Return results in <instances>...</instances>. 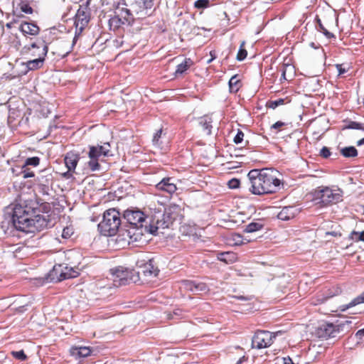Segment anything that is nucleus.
Here are the masks:
<instances>
[{
  "label": "nucleus",
  "instance_id": "c03bdc74",
  "mask_svg": "<svg viewBox=\"0 0 364 364\" xmlns=\"http://www.w3.org/2000/svg\"><path fill=\"white\" fill-rule=\"evenodd\" d=\"M210 6V0H196L194 2V7L198 9H204Z\"/></svg>",
  "mask_w": 364,
  "mask_h": 364
},
{
  "label": "nucleus",
  "instance_id": "393cba45",
  "mask_svg": "<svg viewBox=\"0 0 364 364\" xmlns=\"http://www.w3.org/2000/svg\"><path fill=\"white\" fill-rule=\"evenodd\" d=\"M218 259L226 264H231L236 261L237 255L233 252H222L218 254Z\"/></svg>",
  "mask_w": 364,
  "mask_h": 364
},
{
  "label": "nucleus",
  "instance_id": "09e8293b",
  "mask_svg": "<svg viewBox=\"0 0 364 364\" xmlns=\"http://www.w3.org/2000/svg\"><path fill=\"white\" fill-rule=\"evenodd\" d=\"M161 134H162L161 129L157 130L156 132L154 134V135L153 136V139H152L153 144L154 146H159L161 145V143L159 141V139L161 136Z\"/></svg>",
  "mask_w": 364,
  "mask_h": 364
},
{
  "label": "nucleus",
  "instance_id": "e2e57ef3",
  "mask_svg": "<svg viewBox=\"0 0 364 364\" xmlns=\"http://www.w3.org/2000/svg\"><path fill=\"white\" fill-rule=\"evenodd\" d=\"M75 35H77L78 37L82 33V31L85 28V26H82L80 25L75 24Z\"/></svg>",
  "mask_w": 364,
  "mask_h": 364
},
{
  "label": "nucleus",
  "instance_id": "774afa93",
  "mask_svg": "<svg viewBox=\"0 0 364 364\" xmlns=\"http://www.w3.org/2000/svg\"><path fill=\"white\" fill-rule=\"evenodd\" d=\"M355 336L358 338V339H361L363 338V336H364V328L360 329V330H358L357 331V333H355Z\"/></svg>",
  "mask_w": 364,
  "mask_h": 364
},
{
  "label": "nucleus",
  "instance_id": "7c9ffc66",
  "mask_svg": "<svg viewBox=\"0 0 364 364\" xmlns=\"http://www.w3.org/2000/svg\"><path fill=\"white\" fill-rule=\"evenodd\" d=\"M341 154L346 158L355 157L358 156V150L353 146H346L341 149Z\"/></svg>",
  "mask_w": 364,
  "mask_h": 364
},
{
  "label": "nucleus",
  "instance_id": "b1692460",
  "mask_svg": "<svg viewBox=\"0 0 364 364\" xmlns=\"http://www.w3.org/2000/svg\"><path fill=\"white\" fill-rule=\"evenodd\" d=\"M213 120L211 117L208 116H203L200 117L198 119V124L202 127L203 130L206 132L208 135L211 134Z\"/></svg>",
  "mask_w": 364,
  "mask_h": 364
},
{
  "label": "nucleus",
  "instance_id": "2eb2a0df",
  "mask_svg": "<svg viewBox=\"0 0 364 364\" xmlns=\"http://www.w3.org/2000/svg\"><path fill=\"white\" fill-rule=\"evenodd\" d=\"M183 283L186 290L195 294H205L209 291L208 285L202 282L186 280Z\"/></svg>",
  "mask_w": 364,
  "mask_h": 364
},
{
  "label": "nucleus",
  "instance_id": "423d86ee",
  "mask_svg": "<svg viewBox=\"0 0 364 364\" xmlns=\"http://www.w3.org/2000/svg\"><path fill=\"white\" fill-rule=\"evenodd\" d=\"M340 189L333 191L328 187H325L316 191L314 200L322 206H327L333 203H337L342 200V195Z\"/></svg>",
  "mask_w": 364,
  "mask_h": 364
},
{
  "label": "nucleus",
  "instance_id": "338daca9",
  "mask_svg": "<svg viewBox=\"0 0 364 364\" xmlns=\"http://www.w3.org/2000/svg\"><path fill=\"white\" fill-rule=\"evenodd\" d=\"M28 306V304H25L23 305H21V306H19L16 308V310L20 312V313H23L25 311L27 310V306Z\"/></svg>",
  "mask_w": 364,
  "mask_h": 364
},
{
  "label": "nucleus",
  "instance_id": "6ab92c4d",
  "mask_svg": "<svg viewBox=\"0 0 364 364\" xmlns=\"http://www.w3.org/2000/svg\"><path fill=\"white\" fill-rule=\"evenodd\" d=\"M171 178H164L160 182H159L156 187L158 190L166 191L169 194H173L177 190V187L175 183L171 182Z\"/></svg>",
  "mask_w": 364,
  "mask_h": 364
},
{
  "label": "nucleus",
  "instance_id": "f704fd0d",
  "mask_svg": "<svg viewBox=\"0 0 364 364\" xmlns=\"http://www.w3.org/2000/svg\"><path fill=\"white\" fill-rule=\"evenodd\" d=\"M29 2L25 0H21L18 6L22 12L26 14H32L33 12V8L30 6Z\"/></svg>",
  "mask_w": 364,
  "mask_h": 364
},
{
  "label": "nucleus",
  "instance_id": "bb28decb",
  "mask_svg": "<svg viewBox=\"0 0 364 364\" xmlns=\"http://www.w3.org/2000/svg\"><path fill=\"white\" fill-rule=\"evenodd\" d=\"M193 64V62L191 58H185L181 63L176 66L175 75L183 74Z\"/></svg>",
  "mask_w": 364,
  "mask_h": 364
},
{
  "label": "nucleus",
  "instance_id": "864d4df0",
  "mask_svg": "<svg viewBox=\"0 0 364 364\" xmlns=\"http://www.w3.org/2000/svg\"><path fill=\"white\" fill-rule=\"evenodd\" d=\"M287 69H293V67L291 65H289V64H283L282 66V76H281V79H280V81H282V80H287L286 78V72L287 70Z\"/></svg>",
  "mask_w": 364,
  "mask_h": 364
},
{
  "label": "nucleus",
  "instance_id": "cd10ccee",
  "mask_svg": "<svg viewBox=\"0 0 364 364\" xmlns=\"http://www.w3.org/2000/svg\"><path fill=\"white\" fill-rule=\"evenodd\" d=\"M109 26L110 30L116 31L119 29L123 24L127 23L124 18L115 15L109 19Z\"/></svg>",
  "mask_w": 364,
  "mask_h": 364
},
{
  "label": "nucleus",
  "instance_id": "37998d69",
  "mask_svg": "<svg viewBox=\"0 0 364 364\" xmlns=\"http://www.w3.org/2000/svg\"><path fill=\"white\" fill-rule=\"evenodd\" d=\"M284 103V99L283 98H279L277 100H270V101H268L267 102V106L269 107V108H271V109H276L277 107H279V105H282Z\"/></svg>",
  "mask_w": 364,
  "mask_h": 364
},
{
  "label": "nucleus",
  "instance_id": "4c0bfd02",
  "mask_svg": "<svg viewBox=\"0 0 364 364\" xmlns=\"http://www.w3.org/2000/svg\"><path fill=\"white\" fill-rule=\"evenodd\" d=\"M232 240L236 245H241L242 244H247L250 242V240L245 239L242 235L239 233H235L232 235Z\"/></svg>",
  "mask_w": 364,
  "mask_h": 364
},
{
  "label": "nucleus",
  "instance_id": "69168bd1",
  "mask_svg": "<svg viewBox=\"0 0 364 364\" xmlns=\"http://www.w3.org/2000/svg\"><path fill=\"white\" fill-rule=\"evenodd\" d=\"M315 22L317 23L316 28L318 29V31L323 29L324 26L323 25L321 19L318 16H316L315 18Z\"/></svg>",
  "mask_w": 364,
  "mask_h": 364
},
{
  "label": "nucleus",
  "instance_id": "de8ad7c7",
  "mask_svg": "<svg viewBox=\"0 0 364 364\" xmlns=\"http://www.w3.org/2000/svg\"><path fill=\"white\" fill-rule=\"evenodd\" d=\"M346 128L350 129L359 130L360 129H363V124L355 121H350L346 126Z\"/></svg>",
  "mask_w": 364,
  "mask_h": 364
},
{
  "label": "nucleus",
  "instance_id": "603ef678",
  "mask_svg": "<svg viewBox=\"0 0 364 364\" xmlns=\"http://www.w3.org/2000/svg\"><path fill=\"white\" fill-rule=\"evenodd\" d=\"M319 155L323 159H328L331 155L330 149L327 146H323L320 150Z\"/></svg>",
  "mask_w": 364,
  "mask_h": 364
},
{
  "label": "nucleus",
  "instance_id": "473e14b6",
  "mask_svg": "<svg viewBox=\"0 0 364 364\" xmlns=\"http://www.w3.org/2000/svg\"><path fill=\"white\" fill-rule=\"evenodd\" d=\"M262 174H263V169H252L247 174V177L249 179L248 186L251 184L252 181H255L256 179L260 178V176H262Z\"/></svg>",
  "mask_w": 364,
  "mask_h": 364
},
{
  "label": "nucleus",
  "instance_id": "a211bd4d",
  "mask_svg": "<svg viewBox=\"0 0 364 364\" xmlns=\"http://www.w3.org/2000/svg\"><path fill=\"white\" fill-rule=\"evenodd\" d=\"M80 159V154L75 151L68 152L64 158L65 166L70 171H75Z\"/></svg>",
  "mask_w": 364,
  "mask_h": 364
},
{
  "label": "nucleus",
  "instance_id": "1a4fd4ad",
  "mask_svg": "<svg viewBox=\"0 0 364 364\" xmlns=\"http://www.w3.org/2000/svg\"><path fill=\"white\" fill-rule=\"evenodd\" d=\"M272 343V333L267 331H257L252 339V347L253 348H265L270 346Z\"/></svg>",
  "mask_w": 364,
  "mask_h": 364
},
{
  "label": "nucleus",
  "instance_id": "5fc2aeb1",
  "mask_svg": "<svg viewBox=\"0 0 364 364\" xmlns=\"http://www.w3.org/2000/svg\"><path fill=\"white\" fill-rule=\"evenodd\" d=\"M233 298L242 301H250L254 299L253 296H243V295H235L232 296Z\"/></svg>",
  "mask_w": 364,
  "mask_h": 364
},
{
  "label": "nucleus",
  "instance_id": "f8f14e48",
  "mask_svg": "<svg viewBox=\"0 0 364 364\" xmlns=\"http://www.w3.org/2000/svg\"><path fill=\"white\" fill-rule=\"evenodd\" d=\"M63 264H55L51 270L46 274L45 279L47 282L57 283L66 279L67 276H64Z\"/></svg>",
  "mask_w": 364,
  "mask_h": 364
},
{
  "label": "nucleus",
  "instance_id": "a878e982",
  "mask_svg": "<svg viewBox=\"0 0 364 364\" xmlns=\"http://www.w3.org/2000/svg\"><path fill=\"white\" fill-rule=\"evenodd\" d=\"M363 303H364V291L358 296H356L355 298H354L353 299H352L348 304L340 306L339 309L341 311H345L348 309H350Z\"/></svg>",
  "mask_w": 364,
  "mask_h": 364
},
{
  "label": "nucleus",
  "instance_id": "aec40b11",
  "mask_svg": "<svg viewBox=\"0 0 364 364\" xmlns=\"http://www.w3.org/2000/svg\"><path fill=\"white\" fill-rule=\"evenodd\" d=\"M19 30L24 35L36 36L39 33L40 28L36 23L23 22L19 26Z\"/></svg>",
  "mask_w": 364,
  "mask_h": 364
},
{
  "label": "nucleus",
  "instance_id": "72a5a7b5",
  "mask_svg": "<svg viewBox=\"0 0 364 364\" xmlns=\"http://www.w3.org/2000/svg\"><path fill=\"white\" fill-rule=\"evenodd\" d=\"M123 14H125L123 18L126 21V23L129 26H132L133 23H134V18L133 17L131 10L126 8H122L121 9V14L122 15Z\"/></svg>",
  "mask_w": 364,
  "mask_h": 364
},
{
  "label": "nucleus",
  "instance_id": "5701e85b",
  "mask_svg": "<svg viewBox=\"0 0 364 364\" xmlns=\"http://www.w3.org/2000/svg\"><path fill=\"white\" fill-rule=\"evenodd\" d=\"M264 224L262 219H257L247 225L244 229L245 232L252 233L264 228Z\"/></svg>",
  "mask_w": 364,
  "mask_h": 364
},
{
  "label": "nucleus",
  "instance_id": "c756f323",
  "mask_svg": "<svg viewBox=\"0 0 364 364\" xmlns=\"http://www.w3.org/2000/svg\"><path fill=\"white\" fill-rule=\"evenodd\" d=\"M161 228L156 223L153 222V219L151 220V223H148L145 220V223H144L143 228V235L144 233H149L153 235H156L157 234L158 229Z\"/></svg>",
  "mask_w": 364,
  "mask_h": 364
},
{
  "label": "nucleus",
  "instance_id": "412c9836",
  "mask_svg": "<svg viewBox=\"0 0 364 364\" xmlns=\"http://www.w3.org/2000/svg\"><path fill=\"white\" fill-rule=\"evenodd\" d=\"M91 352V349L85 346H72L70 348V355L76 359L86 358L90 355Z\"/></svg>",
  "mask_w": 364,
  "mask_h": 364
},
{
  "label": "nucleus",
  "instance_id": "bf43d9fd",
  "mask_svg": "<svg viewBox=\"0 0 364 364\" xmlns=\"http://www.w3.org/2000/svg\"><path fill=\"white\" fill-rule=\"evenodd\" d=\"M72 234H73L72 229L68 227H66L63 230L62 237L63 238L67 239V238H69L72 235Z\"/></svg>",
  "mask_w": 364,
  "mask_h": 364
},
{
  "label": "nucleus",
  "instance_id": "39448f33",
  "mask_svg": "<svg viewBox=\"0 0 364 364\" xmlns=\"http://www.w3.org/2000/svg\"><path fill=\"white\" fill-rule=\"evenodd\" d=\"M114 286H125L139 280V272L122 266L110 269Z\"/></svg>",
  "mask_w": 364,
  "mask_h": 364
},
{
  "label": "nucleus",
  "instance_id": "6e6552de",
  "mask_svg": "<svg viewBox=\"0 0 364 364\" xmlns=\"http://www.w3.org/2000/svg\"><path fill=\"white\" fill-rule=\"evenodd\" d=\"M53 176L51 173H47L46 171H42L37 176V186L38 192L43 196H49L52 191Z\"/></svg>",
  "mask_w": 364,
  "mask_h": 364
},
{
  "label": "nucleus",
  "instance_id": "58836bf2",
  "mask_svg": "<svg viewBox=\"0 0 364 364\" xmlns=\"http://www.w3.org/2000/svg\"><path fill=\"white\" fill-rule=\"evenodd\" d=\"M40 163V158L38 156H33L27 158L25 161L24 165L22 167V168H24L25 166H37Z\"/></svg>",
  "mask_w": 364,
  "mask_h": 364
},
{
  "label": "nucleus",
  "instance_id": "ddd939ff",
  "mask_svg": "<svg viewBox=\"0 0 364 364\" xmlns=\"http://www.w3.org/2000/svg\"><path fill=\"white\" fill-rule=\"evenodd\" d=\"M48 48L47 45L43 46L41 53L38 54V58L28 60L26 65V70L23 72V75H26L29 70H34L38 69L43 66L45 58L47 55Z\"/></svg>",
  "mask_w": 364,
  "mask_h": 364
},
{
  "label": "nucleus",
  "instance_id": "4d7b16f0",
  "mask_svg": "<svg viewBox=\"0 0 364 364\" xmlns=\"http://www.w3.org/2000/svg\"><path fill=\"white\" fill-rule=\"evenodd\" d=\"M319 31L321 32L328 39L336 38V36L329 32L325 27H323V29L319 30Z\"/></svg>",
  "mask_w": 364,
  "mask_h": 364
},
{
  "label": "nucleus",
  "instance_id": "49530a36",
  "mask_svg": "<svg viewBox=\"0 0 364 364\" xmlns=\"http://www.w3.org/2000/svg\"><path fill=\"white\" fill-rule=\"evenodd\" d=\"M350 237L355 242L363 241L364 242V230L360 232L353 231L350 233Z\"/></svg>",
  "mask_w": 364,
  "mask_h": 364
},
{
  "label": "nucleus",
  "instance_id": "ea45409f",
  "mask_svg": "<svg viewBox=\"0 0 364 364\" xmlns=\"http://www.w3.org/2000/svg\"><path fill=\"white\" fill-rule=\"evenodd\" d=\"M244 45H245V41H243L240 46V48H239V50L237 52V57H236V59L238 60V61H242L244 60L246 57H247V50L244 48Z\"/></svg>",
  "mask_w": 364,
  "mask_h": 364
},
{
  "label": "nucleus",
  "instance_id": "e433bc0d",
  "mask_svg": "<svg viewBox=\"0 0 364 364\" xmlns=\"http://www.w3.org/2000/svg\"><path fill=\"white\" fill-rule=\"evenodd\" d=\"M64 276H67L66 279H71V278H75L79 275V272L76 270H75L73 267H69L68 266H64Z\"/></svg>",
  "mask_w": 364,
  "mask_h": 364
},
{
  "label": "nucleus",
  "instance_id": "20e7f679",
  "mask_svg": "<svg viewBox=\"0 0 364 364\" xmlns=\"http://www.w3.org/2000/svg\"><path fill=\"white\" fill-rule=\"evenodd\" d=\"M181 215V207L176 204H171L164 208V210L158 209L152 215L153 222L161 228H169Z\"/></svg>",
  "mask_w": 364,
  "mask_h": 364
},
{
  "label": "nucleus",
  "instance_id": "79ce46f5",
  "mask_svg": "<svg viewBox=\"0 0 364 364\" xmlns=\"http://www.w3.org/2000/svg\"><path fill=\"white\" fill-rule=\"evenodd\" d=\"M102 156L99 151L97 149L95 146H90L88 157L90 159H100V157Z\"/></svg>",
  "mask_w": 364,
  "mask_h": 364
},
{
  "label": "nucleus",
  "instance_id": "f257e3e1",
  "mask_svg": "<svg viewBox=\"0 0 364 364\" xmlns=\"http://www.w3.org/2000/svg\"><path fill=\"white\" fill-rule=\"evenodd\" d=\"M38 203L33 200L19 201L6 207L1 228L5 235L14 236L15 231L40 232L50 222L48 216L41 215Z\"/></svg>",
  "mask_w": 364,
  "mask_h": 364
},
{
  "label": "nucleus",
  "instance_id": "f03ea898",
  "mask_svg": "<svg viewBox=\"0 0 364 364\" xmlns=\"http://www.w3.org/2000/svg\"><path fill=\"white\" fill-rule=\"evenodd\" d=\"M124 218L128 224L126 227L127 235L130 239L137 241L143 235L144 223L146 216L140 210H127L124 213Z\"/></svg>",
  "mask_w": 364,
  "mask_h": 364
},
{
  "label": "nucleus",
  "instance_id": "8fccbe9b",
  "mask_svg": "<svg viewBox=\"0 0 364 364\" xmlns=\"http://www.w3.org/2000/svg\"><path fill=\"white\" fill-rule=\"evenodd\" d=\"M228 185L230 189H236L240 187V181L237 178H233L228 181Z\"/></svg>",
  "mask_w": 364,
  "mask_h": 364
},
{
  "label": "nucleus",
  "instance_id": "9d476101",
  "mask_svg": "<svg viewBox=\"0 0 364 364\" xmlns=\"http://www.w3.org/2000/svg\"><path fill=\"white\" fill-rule=\"evenodd\" d=\"M136 266L139 268L137 272H140L145 277H156L159 272V269L156 266V262L154 258L149 259L148 260H139L136 262Z\"/></svg>",
  "mask_w": 364,
  "mask_h": 364
},
{
  "label": "nucleus",
  "instance_id": "0e129e2a",
  "mask_svg": "<svg viewBox=\"0 0 364 364\" xmlns=\"http://www.w3.org/2000/svg\"><path fill=\"white\" fill-rule=\"evenodd\" d=\"M284 124H285L284 122H281V121H277L271 126V129H277L283 127Z\"/></svg>",
  "mask_w": 364,
  "mask_h": 364
},
{
  "label": "nucleus",
  "instance_id": "9b49d317",
  "mask_svg": "<svg viewBox=\"0 0 364 364\" xmlns=\"http://www.w3.org/2000/svg\"><path fill=\"white\" fill-rule=\"evenodd\" d=\"M90 0L86 1L85 4L80 5L75 16V24L86 26L90 20V9L89 5Z\"/></svg>",
  "mask_w": 364,
  "mask_h": 364
},
{
  "label": "nucleus",
  "instance_id": "2f4dec72",
  "mask_svg": "<svg viewBox=\"0 0 364 364\" xmlns=\"http://www.w3.org/2000/svg\"><path fill=\"white\" fill-rule=\"evenodd\" d=\"M229 89L231 92H237L240 86V80L237 79V75H233L228 82Z\"/></svg>",
  "mask_w": 364,
  "mask_h": 364
},
{
  "label": "nucleus",
  "instance_id": "4be33fe9",
  "mask_svg": "<svg viewBox=\"0 0 364 364\" xmlns=\"http://www.w3.org/2000/svg\"><path fill=\"white\" fill-rule=\"evenodd\" d=\"M248 190L254 195L262 196L267 194L265 188H263L260 178L256 179L255 181H252V183L248 186Z\"/></svg>",
  "mask_w": 364,
  "mask_h": 364
},
{
  "label": "nucleus",
  "instance_id": "7ed1b4c3",
  "mask_svg": "<svg viewBox=\"0 0 364 364\" xmlns=\"http://www.w3.org/2000/svg\"><path fill=\"white\" fill-rule=\"evenodd\" d=\"M120 213L114 208L107 210L103 213L102 221L97 225L98 230L104 236L115 235L120 227Z\"/></svg>",
  "mask_w": 364,
  "mask_h": 364
},
{
  "label": "nucleus",
  "instance_id": "a19ab883",
  "mask_svg": "<svg viewBox=\"0 0 364 364\" xmlns=\"http://www.w3.org/2000/svg\"><path fill=\"white\" fill-rule=\"evenodd\" d=\"M87 165L92 171H100L101 168V165L100 164L98 159H90V161L87 162Z\"/></svg>",
  "mask_w": 364,
  "mask_h": 364
},
{
  "label": "nucleus",
  "instance_id": "c85d7f7f",
  "mask_svg": "<svg viewBox=\"0 0 364 364\" xmlns=\"http://www.w3.org/2000/svg\"><path fill=\"white\" fill-rule=\"evenodd\" d=\"M351 323L352 322L350 320H345L343 321H337L335 324L333 323L334 330L336 331V336L341 332L349 331Z\"/></svg>",
  "mask_w": 364,
  "mask_h": 364
},
{
  "label": "nucleus",
  "instance_id": "13d9d810",
  "mask_svg": "<svg viewBox=\"0 0 364 364\" xmlns=\"http://www.w3.org/2000/svg\"><path fill=\"white\" fill-rule=\"evenodd\" d=\"M319 31L321 32L328 39L336 38V36L329 32L325 27H323V29L319 30Z\"/></svg>",
  "mask_w": 364,
  "mask_h": 364
},
{
  "label": "nucleus",
  "instance_id": "a18cd8bd",
  "mask_svg": "<svg viewBox=\"0 0 364 364\" xmlns=\"http://www.w3.org/2000/svg\"><path fill=\"white\" fill-rule=\"evenodd\" d=\"M11 354L14 358L21 361H24L27 359V355H26L23 350H18V351H11Z\"/></svg>",
  "mask_w": 364,
  "mask_h": 364
},
{
  "label": "nucleus",
  "instance_id": "3c124183",
  "mask_svg": "<svg viewBox=\"0 0 364 364\" xmlns=\"http://www.w3.org/2000/svg\"><path fill=\"white\" fill-rule=\"evenodd\" d=\"M243 138L244 133L240 129H237V134L233 139V141L236 144H240L243 141Z\"/></svg>",
  "mask_w": 364,
  "mask_h": 364
},
{
  "label": "nucleus",
  "instance_id": "f3484780",
  "mask_svg": "<svg viewBox=\"0 0 364 364\" xmlns=\"http://www.w3.org/2000/svg\"><path fill=\"white\" fill-rule=\"evenodd\" d=\"M154 0H134V5L137 6V14L141 16H150L148 11L150 10L154 6Z\"/></svg>",
  "mask_w": 364,
  "mask_h": 364
},
{
  "label": "nucleus",
  "instance_id": "6e6d98bb",
  "mask_svg": "<svg viewBox=\"0 0 364 364\" xmlns=\"http://www.w3.org/2000/svg\"><path fill=\"white\" fill-rule=\"evenodd\" d=\"M319 31L321 32L328 39L336 38V36L329 32L325 27H323V29L319 30Z\"/></svg>",
  "mask_w": 364,
  "mask_h": 364
},
{
  "label": "nucleus",
  "instance_id": "680f3d73",
  "mask_svg": "<svg viewBox=\"0 0 364 364\" xmlns=\"http://www.w3.org/2000/svg\"><path fill=\"white\" fill-rule=\"evenodd\" d=\"M336 68L338 70V75H341L347 72V70L343 68L342 64H336Z\"/></svg>",
  "mask_w": 364,
  "mask_h": 364
},
{
  "label": "nucleus",
  "instance_id": "4468645a",
  "mask_svg": "<svg viewBox=\"0 0 364 364\" xmlns=\"http://www.w3.org/2000/svg\"><path fill=\"white\" fill-rule=\"evenodd\" d=\"M335 332L333 323H324L316 328L315 334L319 338L327 340L336 337Z\"/></svg>",
  "mask_w": 364,
  "mask_h": 364
},
{
  "label": "nucleus",
  "instance_id": "052dcab7",
  "mask_svg": "<svg viewBox=\"0 0 364 364\" xmlns=\"http://www.w3.org/2000/svg\"><path fill=\"white\" fill-rule=\"evenodd\" d=\"M21 174L23 178H31L34 176V173L29 169H23L21 171Z\"/></svg>",
  "mask_w": 364,
  "mask_h": 364
},
{
  "label": "nucleus",
  "instance_id": "0eeeda50",
  "mask_svg": "<svg viewBox=\"0 0 364 364\" xmlns=\"http://www.w3.org/2000/svg\"><path fill=\"white\" fill-rule=\"evenodd\" d=\"M260 179L267 194L274 193L279 190L282 182L280 179L272 175V171L263 168V174L260 176Z\"/></svg>",
  "mask_w": 364,
  "mask_h": 364
},
{
  "label": "nucleus",
  "instance_id": "dca6fc26",
  "mask_svg": "<svg viewBox=\"0 0 364 364\" xmlns=\"http://www.w3.org/2000/svg\"><path fill=\"white\" fill-rule=\"evenodd\" d=\"M298 213L299 209L296 206H284L277 214V218L281 220H289L294 218Z\"/></svg>",
  "mask_w": 364,
  "mask_h": 364
},
{
  "label": "nucleus",
  "instance_id": "c9c22d12",
  "mask_svg": "<svg viewBox=\"0 0 364 364\" xmlns=\"http://www.w3.org/2000/svg\"><path fill=\"white\" fill-rule=\"evenodd\" d=\"M97 149L99 151L100 154L105 157L112 156V154H110V144L109 143H105L104 145H97L95 146Z\"/></svg>",
  "mask_w": 364,
  "mask_h": 364
}]
</instances>
